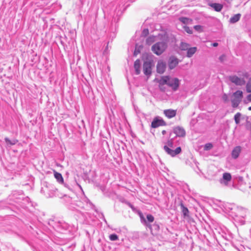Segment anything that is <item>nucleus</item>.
Returning a JSON list of instances; mask_svg holds the SVG:
<instances>
[{"label":"nucleus","mask_w":251,"mask_h":251,"mask_svg":"<svg viewBox=\"0 0 251 251\" xmlns=\"http://www.w3.org/2000/svg\"><path fill=\"white\" fill-rule=\"evenodd\" d=\"M159 85L167 84L171 87L173 91H176L179 86V80L177 78L172 77L170 76H163L159 80Z\"/></svg>","instance_id":"f257e3e1"},{"label":"nucleus","mask_w":251,"mask_h":251,"mask_svg":"<svg viewBox=\"0 0 251 251\" xmlns=\"http://www.w3.org/2000/svg\"><path fill=\"white\" fill-rule=\"evenodd\" d=\"M174 147V143L173 139H170L168 141L166 145L164 146L163 149L164 151L172 157H174L177 154L180 153L181 151V149L180 147L176 148L175 150L171 149Z\"/></svg>","instance_id":"f03ea898"},{"label":"nucleus","mask_w":251,"mask_h":251,"mask_svg":"<svg viewBox=\"0 0 251 251\" xmlns=\"http://www.w3.org/2000/svg\"><path fill=\"white\" fill-rule=\"evenodd\" d=\"M167 44L164 42H157L151 47L152 51L157 55L161 54L166 49Z\"/></svg>","instance_id":"7ed1b4c3"},{"label":"nucleus","mask_w":251,"mask_h":251,"mask_svg":"<svg viewBox=\"0 0 251 251\" xmlns=\"http://www.w3.org/2000/svg\"><path fill=\"white\" fill-rule=\"evenodd\" d=\"M243 98V92L240 90H237L233 94L231 98L232 106L234 108L237 107L241 102Z\"/></svg>","instance_id":"20e7f679"},{"label":"nucleus","mask_w":251,"mask_h":251,"mask_svg":"<svg viewBox=\"0 0 251 251\" xmlns=\"http://www.w3.org/2000/svg\"><path fill=\"white\" fill-rule=\"evenodd\" d=\"M138 215L140 218L141 223L151 230V226L150 224V223L154 221V217L151 214H147L146 216L147 219H146L143 213L140 211L138 212Z\"/></svg>","instance_id":"39448f33"},{"label":"nucleus","mask_w":251,"mask_h":251,"mask_svg":"<svg viewBox=\"0 0 251 251\" xmlns=\"http://www.w3.org/2000/svg\"><path fill=\"white\" fill-rule=\"evenodd\" d=\"M167 38V34L165 32H162L158 33L157 35H152L149 36L146 39V43L148 45H151L158 39L164 40Z\"/></svg>","instance_id":"423d86ee"},{"label":"nucleus","mask_w":251,"mask_h":251,"mask_svg":"<svg viewBox=\"0 0 251 251\" xmlns=\"http://www.w3.org/2000/svg\"><path fill=\"white\" fill-rule=\"evenodd\" d=\"M166 69V63L163 60H159L156 65V71L160 74H162Z\"/></svg>","instance_id":"0eeeda50"},{"label":"nucleus","mask_w":251,"mask_h":251,"mask_svg":"<svg viewBox=\"0 0 251 251\" xmlns=\"http://www.w3.org/2000/svg\"><path fill=\"white\" fill-rule=\"evenodd\" d=\"M230 81L237 85L242 86L245 84L246 81L243 78H241L236 75L230 76Z\"/></svg>","instance_id":"6e6552de"},{"label":"nucleus","mask_w":251,"mask_h":251,"mask_svg":"<svg viewBox=\"0 0 251 251\" xmlns=\"http://www.w3.org/2000/svg\"><path fill=\"white\" fill-rule=\"evenodd\" d=\"M144 74L146 75H150L151 73V63L150 61H146L143 64Z\"/></svg>","instance_id":"1a4fd4ad"},{"label":"nucleus","mask_w":251,"mask_h":251,"mask_svg":"<svg viewBox=\"0 0 251 251\" xmlns=\"http://www.w3.org/2000/svg\"><path fill=\"white\" fill-rule=\"evenodd\" d=\"M165 125L166 123L162 119L156 117L151 122V126L152 128H157L160 126H164Z\"/></svg>","instance_id":"9d476101"},{"label":"nucleus","mask_w":251,"mask_h":251,"mask_svg":"<svg viewBox=\"0 0 251 251\" xmlns=\"http://www.w3.org/2000/svg\"><path fill=\"white\" fill-rule=\"evenodd\" d=\"M178 64V60L177 58L174 56H171L169 58L168 61V66L170 70L175 68Z\"/></svg>","instance_id":"9b49d317"},{"label":"nucleus","mask_w":251,"mask_h":251,"mask_svg":"<svg viewBox=\"0 0 251 251\" xmlns=\"http://www.w3.org/2000/svg\"><path fill=\"white\" fill-rule=\"evenodd\" d=\"M231 179V176L230 173H225L223 175V177L220 179V182L226 185H227L228 182Z\"/></svg>","instance_id":"f8f14e48"},{"label":"nucleus","mask_w":251,"mask_h":251,"mask_svg":"<svg viewBox=\"0 0 251 251\" xmlns=\"http://www.w3.org/2000/svg\"><path fill=\"white\" fill-rule=\"evenodd\" d=\"M241 152V147L240 146L235 147L231 151V157L233 159H237Z\"/></svg>","instance_id":"ddd939ff"},{"label":"nucleus","mask_w":251,"mask_h":251,"mask_svg":"<svg viewBox=\"0 0 251 251\" xmlns=\"http://www.w3.org/2000/svg\"><path fill=\"white\" fill-rule=\"evenodd\" d=\"M174 132L178 137H184L185 136V131L183 128L177 126L174 128Z\"/></svg>","instance_id":"4468645a"},{"label":"nucleus","mask_w":251,"mask_h":251,"mask_svg":"<svg viewBox=\"0 0 251 251\" xmlns=\"http://www.w3.org/2000/svg\"><path fill=\"white\" fill-rule=\"evenodd\" d=\"M48 190L47 193V194H45L47 197L51 198L53 197L55 194L56 191L57 190L53 186L51 185H49V186H47Z\"/></svg>","instance_id":"2eb2a0df"},{"label":"nucleus","mask_w":251,"mask_h":251,"mask_svg":"<svg viewBox=\"0 0 251 251\" xmlns=\"http://www.w3.org/2000/svg\"><path fill=\"white\" fill-rule=\"evenodd\" d=\"M165 115L169 119H171L176 116V110L171 109L164 110L163 112Z\"/></svg>","instance_id":"dca6fc26"},{"label":"nucleus","mask_w":251,"mask_h":251,"mask_svg":"<svg viewBox=\"0 0 251 251\" xmlns=\"http://www.w3.org/2000/svg\"><path fill=\"white\" fill-rule=\"evenodd\" d=\"M209 5L217 12L221 11L223 7L222 4L217 3H211L209 4Z\"/></svg>","instance_id":"f3484780"},{"label":"nucleus","mask_w":251,"mask_h":251,"mask_svg":"<svg viewBox=\"0 0 251 251\" xmlns=\"http://www.w3.org/2000/svg\"><path fill=\"white\" fill-rule=\"evenodd\" d=\"M54 176L58 183L60 184H63L64 179L60 173L54 171Z\"/></svg>","instance_id":"a211bd4d"},{"label":"nucleus","mask_w":251,"mask_h":251,"mask_svg":"<svg viewBox=\"0 0 251 251\" xmlns=\"http://www.w3.org/2000/svg\"><path fill=\"white\" fill-rule=\"evenodd\" d=\"M197 50V47H190L187 50L186 56L188 58H190L196 52Z\"/></svg>","instance_id":"6ab92c4d"},{"label":"nucleus","mask_w":251,"mask_h":251,"mask_svg":"<svg viewBox=\"0 0 251 251\" xmlns=\"http://www.w3.org/2000/svg\"><path fill=\"white\" fill-rule=\"evenodd\" d=\"M140 65L141 62L139 59H137L134 64V68L135 71V74L136 75H139L140 73Z\"/></svg>","instance_id":"aec40b11"},{"label":"nucleus","mask_w":251,"mask_h":251,"mask_svg":"<svg viewBox=\"0 0 251 251\" xmlns=\"http://www.w3.org/2000/svg\"><path fill=\"white\" fill-rule=\"evenodd\" d=\"M241 16V15L240 14H237L234 15L233 16L230 18L229 22L231 24H234L240 20Z\"/></svg>","instance_id":"412c9836"},{"label":"nucleus","mask_w":251,"mask_h":251,"mask_svg":"<svg viewBox=\"0 0 251 251\" xmlns=\"http://www.w3.org/2000/svg\"><path fill=\"white\" fill-rule=\"evenodd\" d=\"M4 140L6 143V145L7 146H12L14 145L17 143H18V141L17 139H13L12 140H10L8 138L5 137L4 138Z\"/></svg>","instance_id":"4be33fe9"},{"label":"nucleus","mask_w":251,"mask_h":251,"mask_svg":"<svg viewBox=\"0 0 251 251\" xmlns=\"http://www.w3.org/2000/svg\"><path fill=\"white\" fill-rule=\"evenodd\" d=\"M190 48V47L189 44L186 43L182 42L180 45V49L182 50L187 51V50Z\"/></svg>","instance_id":"5701e85b"},{"label":"nucleus","mask_w":251,"mask_h":251,"mask_svg":"<svg viewBox=\"0 0 251 251\" xmlns=\"http://www.w3.org/2000/svg\"><path fill=\"white\" fill-rule=\"evenodd\" d=\"M241 116V113H237L235 115H234V120H235V122L236 123V124H239V123H240V117Z\"/></svg>","instance_id":"b1692460"},{"label":"nucleus","mask_w":251,"mask_h":251,"mask_svg":"<svg viewBox=\"0 0 251 251\" xmlns=\"http://www.w3.org/2000/svg\"><path fill=\"white\" fill-rule=\"evenodd\" d=\"M181 207L182 208V212L183 215L186 216H188L189 210L187 208L185 207L182 204H181Z\"/></svg>","instance_id":"393cba45"},{"label":"nucleus","mask_w":251,"mask_h":251,"mask_svg":"<svg viewBox=\"0 0 251 251\" xmlns=\"http://www.w3.org/2000/svg\"><path fill=\"white\" fill-rule=\"evenodd\" d=\"M213 148V145L211 143H208L205 144L204 146V150L205 151H209Z\"/></svg>","instance_id":"a878e982"},{"label":"nucleus","mask_w":251,"mask_h":251,"mask_svg":"<svg viewBox=\"0 0 251 251\" xmlns=\"http://www.w3.org/2000/svg\"><path fill=\"white\" fill-rule=\"evenodd\" d=\"M246 89L248 92H251V77L250 78L247 84Z\"/></svg>","instance_id":"bb28decb"},{"label":"nucleus","mask_w":251,"mask_h":251,"mask_svg":"<svg viewBox=\"0 0 251 251\" xmlns=\"http://www.w3.org/2000/svg\"><path fill=\"white\" fill-rule=\"evenodd\" d=\"M118 236L116 234H112L109 235V239L112 241L118 240Z\"/></svg>","instance_id":"cd10ccee"},{"label":"nucleus","mask_w":251,"mask_h":251,"mask_svg":"<svg viewBox=\"0 0 251 251\" xmlns=\"http://www.w3.org/2000/svg\"><path fill=\"white\" fill-rule=\"evenodd\" d=\"M179 20L184 24H187L189 23L190 19L186 17H181L180 18Z\"/></svg>","instance_id":"c85d7f7f"},{"label":"nucleus","mask_w":251,"mask_h":251,"mask_svg":"<svg viewBox=\"0 0 251 251\" xmlns=\"http://www.w3.org/2000/svg\"><path fill=\"white\" fill-rule=\"evenodd\" d=\"M148 34H149L148 29L145 28L142 31L141 36L143 37H146V36H147L148 35Z\"/></svg>","instance_id":"c756f323"},{"label":"nucleus","mask_w":251,"mask_h":251,"mask_svg":"<svg viewBox=\"0 0 251 251\" xmlns=\"http://www.w3.org/2000/svg\"><path fill=\"white\" fill-rule=\"evenodd\" d=\"M185 30L188 33L191 34L192 33V30L189 27L185 26L184 27Z\"/></svg>","instance_id":"7c9ffc66"},{"label":"nucleus","mask_w":251,"mask_h":251,"mask_svg":"<svg viewBox=\"0 0 251 251\" xmlns=\"http://www.w3.org/2000/svg\"><path fill=\"white\" fill-rule=\"evenodd\" d=\"M194 29L196 30H199L201 29V26L199 25H196L194 26Z\"/></svg>","instance_id":"2f4dec72"},{"label":"nucleus","mask_w":251,"mask_h":251,"mask_svg":"<svg viewBox=\"0 0 251 251\" xmlns=\"http://www.w3.org/2000/svg\"><path fill=\"white\" fill-rule=\"evenodd\" d=\"M225 57L226 56L225 55H222L219 57V59L221 62H223L224 60Z\"/></svg>","instance_id":"473e14b6"},{"label":"nucleus","mask_w":251,"mask_h":251,"mask_svg":"<svg viewBox=\"0 0 251 251\" xmlns=\"http://www.w3.org/2000/svg\"><path fill=\"white\" fill-rule=\"evenodd\" d=\"M139 52H140V51L138 50H137V47H136V48H135V51L134 52V55H136L138 53H139Z\"/></svg>","instance_id":"72a5a7b5"},{"label":"nucleus","mask_w":251,"mask_h":251,"mask_svg":"<svg viewBox=\"0 0 251 251\" xmlns=\"http://www.w3.org/2000/svg\"><path fill=\"white\" fill-rule=\"evenodd\" d=\"M223 99L225 101H226L227 100V96L225 94L223 97Z\"/></svg>","instance_id":"f704fd0d"},{"label":"nucleus","mask_w":251,"mask_h":251,"mask_svg":"<svg viewBox=\"0 0 251 251\" xmlns=\"http://www.w3.org/2000/svg\"><path fill=\"white\" fill-rule=\"evenodd\" d=\"M247 99L249 101H251V94H250L247 96Z\"/></svg>","instance_id":"c9c22d12"},{"label":"nucleus","mask_w":251,"mask_h":251,"mask_svg":"<svg viewBox=\"0 0 251 251\" xmlns=\"http://www.w3.org/2000/svg\"><path fill=\"white\" fill-rule=\"evenodd\" d=\"M218 45V44L217 43H214L213 44H212V46H213V47H217Z\"/></svg>","instance_id":"e433bc0d"},{"label":"nucleus","mask_w":251,"mask_h":251,"mask_svg":"<svg viewBox=\"0 0 251 251\" xmlns=\"http://www.w3.org/2000/svg\"><path fill=\"white\" fill-rule=\"evenodd\" d=\"M162 134L164 135L166 133V131L165 130H163L162 131Z\"/></svg>","instance_id":"4c0bfd02"},{"label":"nucleus","mask_w":251,"mask_h":251,"mask_svg":"<svg viewBox=\"0 0 251 251\" xmlns=\"http://www.w3.org/2000/svg\"><path fill=\"white\" fill-rule=\"evenodd\" d=\"M244 76H246V77H248V74H247V73H246V74H245Z\"/></svg>","instance_id":"58836bf2"},{"label":"nucleus","mask_w":251,"mask_h":251,"mask_svg":"<svg viewBox=\"0 0 251 251\" xmlns=\"http://www.w3.org/2000/svg\"><path fill=\"white\" fill-rule=\"evenodd\" d=\"M248 109H249V110H251V106L249 107V108H248Z\"/></svg>","instance_id":"ea45409f"},{"label":"nucleus","mask_w":251,"mask_h":251,"mask_svg":"<svg viewBox=\"0 0 251 251\" xmlns=\"http://www.w3.org/2000/svg\"><path fill=\"white\" fill-rule=\"evenodd\" d=\"M78 185L79 187L80 188H81V186H80V185H78Z\"/></svg>","instance_id":"a19ab883"}]
</instances>
